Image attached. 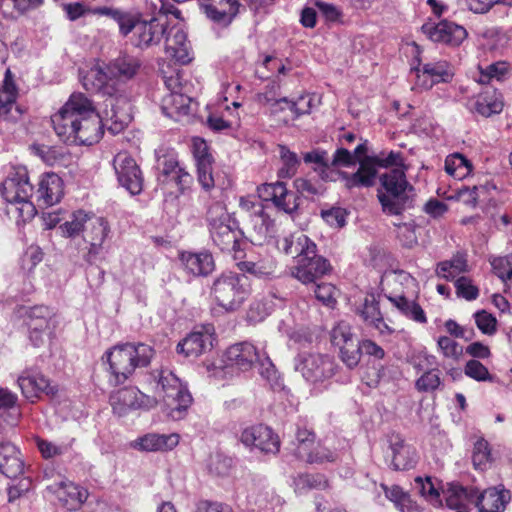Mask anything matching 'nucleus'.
I'll return each instance as SVG.
<instances>
[{
  "instance_id": "nucleus-6",
  "label": "nucleus",
  "mask_w": 512,
  "mask_h": 512,
  "mask_svg": "<svg viewBox=\"0 0 512 512\" xmlns=\"http://www.w3.org/2000/svg\"><path fill=\"white\" fill-rule=\"evenodd\" d=\"M151 376L163 392V402L168 416L173 420L182 419L193 401L186 385L166 368L154 370Z\"/></svg>"
},
{
  "instance_id": "nucleus-20",
  "label": "nucleus",
  "mask_w": 512,
  "mask_h": 512,
  "mask_svg": "<svg viewBox=\"0 0 512 512\" xmlns=\"http://www.w3.org/2000/svg\"><path fill=\"white\" fill-rule=\"evenodd\" d=\"M146 396L135 387H125L110 395V404L113 412L119 417L125 416L129 411L145 406Z\"/></svg>"
},
{
  "instance_id": "nucleus-16",
  "label": "nucleus",
  "mask_w": 512,
  "mask_h": 512,
  "mask_svg": "<svg viewBox=\"0 0 512 512\" xmlns=\"http://www.w3.org/2000/svg\"><path fill=\"white\" fill-rule=\"evenodd\" d=\"M257 192L263 201H271L278 210L287 214H292L299 207L297 196L287 189L284 182L264 183Z\"/></svg>"
},
{
  "instance_id": "nucleus-47",
  "label": "nucleus",
  "mask_w": 512,
  "mask_h": 512,
  "mask_svg": "<svg viewBox=\"0 0 512 512\" xmlns=\"http://www.w3.org/2000/svg\"><path fill=\"white\" fill-rule=\"evenodd\" d=\"M294 485L297 490L324 489L328 481L322 474H300L294 479Z\"/></svg>"
},
{
  "instance_id": "nucleus-10",
  "label": "nucleus",
  "mask_w": 512,
  "mask_h": 512,
  "mask_svg": "<svg viewBox=\"0 0 512 512\" xmlns=\"http://www.w3.org/2000/svg\"><path fill=\"white\" fill-rule=\"evenodd\" d=\"M331 271L330 262L317 254V246L313 242L306 246V251L297 259L296 265L291 268V275L302 284L307 285L315 284Z\"/></svg>"
},
{
  "instance_id": "nucleus-4",
  "label": "nucleus",
  "mask_w": 512,
  "mask_h": 512,
  "mask_svg": "<svg viewBox=\"0 0 512 512\" xmlns=\"http://www.w3.org/2000/svg\"><path fill=\"white\" fill-rule=\"evenodd\" d=\"M206 220L213 243L223 252H233L236 258L240 250L241 231L225 206L219 201L210 205Z\"/></svg>"
},
{
  "instance_id": "nucleus-46",
  "label": "nucleus",
  "mask_w": 512,
  "mask_h": 512,
  "mask_svg": "<svg viewBox=\"0 0 512 512\" xmlns=\"http://www.w3.org/2000/svg\"><path fill=\"white\" fill-rule=\"evenodd\" d=\"M33 150L43 162L50 166L61 164L66 158V151L62 147L39 145L33 146Z\"/></svg>"
},
{
  "instance_id": "nucleus-64",
  "label": "nucleus",
  "mask_w": 512,
  "mask_h": 512,
  "mask_svg": "<svg viewBox=\"0 0 512 512\" xmlns=\"http://www.w3.org/2000/svg\"><path fill=\"white\" fill-rule=\"evenodd\" d=\"M294 187L298 193L305 196L319 195L324 191L322 184L302 177L294 180Z\"/></svg>"
},
{
  "instance_id": "nucleus-30",
  "label": "nucleus",
  "mask_w": 512,
  "mask_h": 512,
  "mask_svg": "<svg viewBox=\"0 0 512 512\" xmlns=\"http://www.w3.org/2000/svg\"><path fill=\"white\" fill-rule=\"evenodd\" d=\"M179 443V436L177 434H155L149 433L143 437L138 438L133 447L146 452H157L172 450Z\"/></svg>"
},
{
  "instance_id": "nucleus-35",
  "label": "nucleus",
  "mask_w": 512,
  "mask_h": 512,
  "mask_svg": "<svg viewBox=\"0 0 512 512\" xmlns=\"http://www.w3.org/2000/svg\"><path fill=\"white\" fill-rule=\"evenodd\" d=\"M361 316L367 324L375 327L380 333H393V329L384 322L378 302L374 295H369L365 298L363 308L361 310Z\"/></svg>"
},
{
  "instance_id": "nucleus-5",
  "label": "nucleus",
  "mask_w": 512,
  "mask_h": 512,
  "mask_svg": "<svg viewBox=\"0 0 512 512\" xmlns=\"http://www.w3.org/2000/svg\"><path fill=\"white\" fill-rule=\"evenodd\" d=\"M83 87L89 92H101L108 95L109 98L106 100V106L111 107V113L106 112V116L112 121V125L109 127L113 133H118L124 129L131 120L130 115L127 112H121L116 110V102L119 100L113 98L115 93V81L112 79L109 71L102 68L99 65L91 67L84 75H82Z\"/></svg>"
},
{
  "instance_id": "nucleus-22",
  "label": "nucleus",
  "mask_w": 512,
  "mask_h": 512,
  "mask_svg": "<svg viewBox=\"0 0 512 512\" xmlns=\"http://www.w3.org/2000/svg\"><path fill=\"white\" fill-rule=\"evenodd\" d=\"M36 196L40 208L57 204L63 196L62 179L55 173L42 175L38 183Z\"/></svg>"
},
{
  "instance_id": "nucleus-62",
  "label": "nucleus",
  "mask_w": 512,
  "mask_h": 512,
  "mask_svg": "<svg viewBox=\"0 0 512 512\" xmlns=\"http://www.w3.org/2000/svg\"><path fill=\"white\" fill-rule=\"evenodd\" d=\"M259 374L263 379L268 381L271 385L277 383V371L270 358L266 355H259V359L256 361Z\"/></svg>"
},
{
  "instance_id": "nucleus-60",
  "label": "nucleus",
  "mask_w": 512,
  "mask_h": 512,
  "mask_svg": "<svg viewBox=\"0 0 512 512\" xmlns=\"http://www.w3.org/2000/svg\"><path fill=\"white\" fill-rule=\"evenodd\" d=\"M494 273L504 282L512 274V254L491 260Z\"/></svg>"
},
{
  "instance_id": "nucleus-36",
  "label": "nucleus",
  "mask_w": 512,
  "mask_h": 512,
  "mask_svg": "<svg viewBox=\"0 0 512 512\" xmlns=\"http://www.w3.org/2000/svg\"><path fill=\"white\" fill-rule=\"evenodd\" d=\"M393 451L392 465L395 470H407L413 467L416 462L415 450L406 445L402 440L391 444Z\"/></svg>"
},
{
  "instance_id": "nucleus-53",
  "label": "nucleus",
  "mask_w": 512,
  "mask_h": 512,
  "mask_svg": "<svg viewBox=\"0 0 512 512\" xmlns=\"http://www.w3.org/2000/svg\"><path fill=\"white\" fill-rule=\"evenodd\" d=\"M437 347L445 358L453 360H458L463 353V347L448 336H440L437 340Z\"/></svg>"
},
{
  "instance_id": "nucleus-58",
  "label": "nucleus",
  "mask_w": 512,
  "mask_h": 512,
  "mask_svg": "<svg viewBox=\"0 0 512 512\" xmlns=\"http://www.w3.org/2000/svg\"><path fill=\"white\" fill-rule=\"evenodd\" d=\"M36 442H37V447H38L39 451L41 452L42 456L46 459L63 455L71 447V444L57 445L53 442H50V441H47L44 439H40V438H38L36 440Z\"/></svg>"
},
{
  "instance_id": "nucleus-50",
  "label": "nucleus",
  "mask_w": 512,
  "mask_h": 512,
  "mask_svg": "<svg viewBox=\"0 0 512 512\" xmlns=\"http://www.w3.org/2000/svg\"><path fill=\"white\" fill-rule=\"evenodd\" d=\"M337 458L338 455L335 451L318 445L317 447L313 446L303 460L309 464H324L335 462Z\"/></svg>"
},
{
  "instance_id": "nucleus-43",
  "label": "nucleus",
  "mask_w": 512,
  "mask_h": 512,
  "mask_svg": "<svg viewBox=\"0 0 512 512\" xmlns=\"http://www.w3.org/2000/svg\"><path fill=\"white\" fill-rule=\"evenodd\" d=\"M89 217L90 214L82 210L76 211L71 215L70 220L65 221L59 228L66 237H75L80 233L84 234Z\"/></svg>"
},
{
  "instance_id": "nucleus-26",
  "label": "nucleus",
  "mask_w": 512,
  "mask_h": 512,
  "mask_svg": "<svg viewBox=\"0 0 512 512\" xmlns=\"http://www.w3.org/2000/svg\"><path fill=\"white\" fill-rule=\"evenodd\" d=\"M23 470L24 463L18 449L10 442H0V474L15 479Z\"/></svg>"
},
{
  "instance_id": "nucleus-27",
  "label": "nucleus",
  "mask_w": 512,
  "mask_h": 512,
  "mask_svg": "<svg viewBox=\"0 0 512 512\" xmlns=\"http://www.w3.org/2000/svg\"><path fill=\"white\" fill-rule=\"evenodd\" d=\"M180 261L184 269L193 276H207L215 269L214 259L208 252H182Z\"/></svg>"
},
{
  "instance_id": "nucleus-40",
  "label": "nucleus",
  "mask_w": 512,
  "mask_h": 512,
  "mask_svg": "<svg viewBox=\"0 0 512 512\" xmlns=\"http://www.w3.org/2000/svg\"><path fill=\"white\" fill-rule=\"evenodd\" d=\"M423 75L431 78V85L440 82H448L453 77V70L450 64L446 61H439L434 63H426L422 67Z\"/></svg>"
},
{
  "instance_id": "nucleus-63",
  "label": "nucleus",
  "mask_w": 512,
  "mask_h": 512,
  "mask_svg": "<svg viewBox=\"0 0 512 512\" xmlns=\"http://www.w3.org/2000/svg\"><path fill=\"white\" fill-rule=\"evenodd\" d=\"M32 486L33 484L30 477L25 476L20 478L16 483L10 485L7 488L8 501L10 503L16 501L27 492H29L32 489Z\"/></svg>"
},
{
  "instance_id": "nucleus-29",
  "label": "nucleus",
  "mask_w": 512,
  "mask_h": 512,
  "mask_svg": "<svg viewBox=\"0 0 512 512\" xmlns=\"http://www.w3.org/2000/svg\"><path fill=\"white\" fill-rule=\"evenodd\" d=\"M166 52L180 64L190 62L189 42L186 33L177 27H173L166 36Z\"/></svg>"
},
{
  "instance_id": "nucleus-33",
  "label": "nucleus",
  "mask_w": 512,
  "mask_h": 512,
  "mask_svg": "<svg viewBox=\"0 0 512 512\" xmlns=\"http://www.w3.org/2000/svg\"><path fill=\"white\" fill-rule=\"evenodd\" d=\"M141 66L140 61L129 55H123L116 58L107 66V70L112 79L129 80L133 78Z\"/></svg>"
},
{
  "instance_id": "nucleus-23",
  "label": "nucleus",
  "mask_w": 512,
  "mask_h": 512,
  "mask_svg": "<svg viewBox=\"0 0 512 512\" xmlns=\"http://www.w3.org/2000/svg\"><path fill=\"white\" fill-rule=\"evenodd\" d=\"M207 328L203 331H195L190 333L177 345V352L185 357L196 358L202 353L210 350L213 346V334Z\"/></svg>"
},
{
  "instance_id": "nucleus-45",
  "label": "nucleus",
  "mask_w": 512,
  "mask_h": 512,
  "mask_svg": "<svg viewBox=\"0 0 512 512\" xmlns=\"http://www.w3.org/2000/svg\"><path fill=\"white\" fill-rule=\"evenodd\" d=\"M280 159L282 167L278 171L280 178H291L297 171L300 161L296 153L290 151L286 146H279Z\"/></svg>"
},
{
  "instance_id": "nucleus-61",
  "label": "nucleus",
  "mask_w": 512,
  "mask_h": 512,
  "mask_svg": "<svg viewBox=\"0 0 512 512\" xmlns=\"http://www.w3.org/2000/svg\"><path fill=\"white\" fill-rule=\"evenodd\" d=\"M470 11L476 14H485L496 4L512 6V0H465Z\"/></svg>"
},
{
  "instance_id": "nucleus-48",
  "label": "nucleus",
  "mask_w": 512,
  "mask_h": 512,
  "mask_svg": "<svg viewBox=\"0 0 512 512\" xmlns=\"http://www.w3.org/2000/svg\"><path fill=\"white\" fill-rule=\"evenodd\" d=\"M441 384L440 371L430 369L424 372L415 382V387L419 392H432Z\"/></svg>"
},
{
  "instance_id": "nucleus-34",
  "label": "nucleus",
  "mask_w": 512,
  "mask_h": 512,
  "mask_svg": "<svg viewBox=\"0 0 512 512\" xmlns=\"http://www.w3.org/2000/svg\"><path fill=\"white\" fill-rule=\"evenodd\" d=\"M17 96L18 88L14 82V77L11 71L7 69L0 89V116L9 115L13 108L19 112L16 106Z\"/></svg>"
},
{
  "instance_id": "nucleus-24",
  "label": "nucleus",
  "mask_w": 512,
  "mask_h": 512,
  "mask_svg": "<svg viewBox=\"0 0 512 512\" xmlns=\"http://www.w3.org/2000/svg\"><path fill=\"white\" fill-rule=\"evenodd\" d=\"M193 153L197 167L198 182L202 188L209 192L214 188V179L212 176V156L207 151V145L204 141H195Z\"/></svg>"
},
{
  "instance_id": "nucleus-8",
  "label": "nucleus",
  "mask_w": 512,
  "mask_h": 512,
  "mask_svg": "<svg viewBox=\"0 0 512 512\" xmlns=\"http://www.w3.org/2000/svg\"><path fill=\"white\" fill-rule=\"evenodd\" d=\"M212 295L225 310L237 309L248 295L247 277L233 272L221 274L213 283Z\"/></svg>"
},
{
  "instance_id": "nucleus-37",
  "label": "nucleus",
  "mask_w": 512,
  "mask_h": 512,
  "mask_svg": "<svg viewBox=\"0 0 512 512\" xmlns=\"http://www.w3.org/2000/svg\"><path fill=\"white\" fill-rule=\"evenodd\" d=\"M315 434L304 428H298L295 434V440L291 442L290 450L298 458L303 460L309 451L313 448Z\"/></svg>"
},
{
  "instance_id": "nucleus-52",
  "label": "nucleus",
  "mask_w": 512,
  "mask_h": 512,
  "mask_svg": "<svg viewBox=\"0 0 512 512\" xmlns=\"http://www.w3.org/2000/svg\"><path fill=\"white\" fill-rule=\"evenodd\" d=\"M191 98L181 92L170 93L165 98V109L171 106V109L179 115H187L190 113Z\"/></svg>"
},
{
  "instance_id": "nucleus-49",
  "label": "nucleus",
  "mask_w": 512,
  "mask_h": 512,
  "mask_svg": "<svg viewBox=\"0 0 512 512\" xmlns=\"http://www.w3.org/2000/svg\"><path fill=\"white\" fill-rule=\"evenodd\" d=\"M491 461V453L488 442L484 439H479L474 444L472 462L476 469L484 470Z\"/></svg>"
},
{
  "instance_id": "nucleus-13",
  "label": "nucleus",
  "mask_w": 512,
  "mask_h": 512,
  "mask_svg": "<svg viewBox=\"0 0 512 512\" xmlns=\"http://www.w3.org/2000/svg\"><path fill=\"white\" fill-rule=\"evenodd\" d=\"M240 442L251 451L276 454L280 448V441L273 431L263 424L245 427L239 437Z\"/></svg>"
},
{
  "instance_id": "nucleus-32",
  "label": "nucleus",
  "mask_w": 512,
  "mask_h": 512,
  "mask_svg": "<svg viewBox=\"0 0 512 512\" xmlns=\"http://www.w3.org/2000/svg\"><path fill=\"white\" fill-rule=\"evenodd\" d=\"M442 497L447 507L453 511L467 508L468 504H474V490H468L458 484H447V488L442 491Z\"/></svg>"
},
{
  "instance_id": "nucleus-31",
  "label": "nucleus",
  "mask_w": 512,
  "mask_h": 512,
  "mask_svg": "<svg viewBox=\"0 0 512 512\" xmlns=\"http://www.w3.org/2000/svg\"><path fill=\"white\" fill-rule=\"evenodd\" d=\"M377 171L374 166L361 163L358 170L353 174L338 172L339 178L344 182L347 189L372 187L375 184Z\"/></svg>"
},
{
  "instance_id": "nucleus-11",
  "label": "nucleus",
  "mask_w": 512,
  "mask_h": 512,
  "mask_svg": "<svg viewBox=\"0 0 512 512\" xmlns=\"http://www.w3.org/2000/svg\"><path fill=\"white\" fill-rule=\"evenodd\" d=\"M333 346L339 349V358L350 370L356 368L362 356L361 341L352 333L348 323L342 321L333 327L330 333Z\"/></svg>"
},
{
  "instance_id": "nucleus-42",
  "label": "nucleus",
  "mask_w": 512,
  "mask_h": 512,
  "mask_svg": "<svg viewBox=\"0 0 512 512\" xmlns=\"http://www.w3.org/2000/svg\"><path fill=\"white\" fill-rule=\"evenodd\" d=\"M502 109L503 101L495 94H482L474 103V110L484 117H490L493 114H499Z\"/></svg>"
},
{
  "instance_id": "nucleus-18",
  "label": "nucleus",
  "mask_w": 512,
  "mask_h": 512,
  "mask_svg": "<svg viewBox=\"0 0 512 512\" xmlns=\"http://www.w3.org/2000/svg\"><path fill=\"white\" fill-rule=\"evenodd\" d=\"M275 89V85H272L270 88L267 87V91L263 94L259 95V102L263 105H266L270 108L271 113H278V106L281 104H286L295 117H300L304 114H309L312 107L314 98L310 95H302L297 98L295 101H291L286 97L275 98L273 95V91Z\"/></svg>"
},
{
  "instance_id": "nucleus-19",
  "label": "nucleus",
  "mask_w": 512,
  "mask_h": 512,
  "mask_svg": "<svg viewBox=\"0 0 512 512\" xmlns=\"http://www.w3.org/2000/svg\"><path fill=\"white\" fill-rule=\"evenodd\" d=\"M259 355L260 353L253 344L240 342L231 345L226 350L224 362L226 366L236 367L241 371H247L256 364Z\"/></svg>"
},
{
  "instance_id": "nucleus-9",
  "label": "nucleus",
  "mask_w": 512,
  "mask_h": 512,
  "mask_svg": "<svg viewBox=\"0 0 512 512\" xmlns=\"http://www.w3.org/2000/svg\"><path fill=\"white\" fill-rule=\"evenodd\" d=\"M294 366L306 381L313 384L333 377L337 367L331 356L314 352L299 353L294 359Z\"/></svg>"
},
{
  "instance_id": "nucleus-41",
  "label": "nucleus",
  "mask_w": 512,
  "mask_h": 512,
  "mask_svg": "<svg viewBox=\"0 0 512 512\" xmlns=\"http://www.w3.org/2000/svg\"><path fill=\"white\" fill-rule=\"evenodd\" d=\"M385 496L395 504L396 508L401 512H413L414 504L410 496L403 491V489L397 485L391 487L381 484Z\"/></svg>"
},
{
  "instance_id": "nucleus-2",
  "label": "nucleus",
  "mask_w": 512,
  "mask_h": 512,
  "mask_svg": "<svg viewBox=\"0 0 512 512\" xmlns=\"http://www.w3.org/2000/svg\"><path fill=\"white\" fill-rule=\"evenodd\" d=\"M378 200L384 213L400 215L414 204L415 190L406 180L402 168L396 167L379 177Z\"/></svg>"
},
{
  "instance_id": "nucleus-14",
  "label": "nucleus",
  "mask_w": 512,
  "mask_h": 512,
  "mask_svg": "<svg viewBox=\"0 0 512 512\" xmlns=\"http://www.w3.org/2000/svg\"><path fill=\"white\" fill-rule=\"evenodd\" d=\"M113 164L119 184L131 195L140 194L143 176L136 161L126 152H121L115 156Z\"/></svg>"
},
{
  "instance_id": "nucleus-38",
  "label": "nucleus",
  "mask_w": 512,
  "mask_h": 512,
  "mask_svg": "<svg viewBox=\"0 0 512 512\" xmlns=\"http://www.w3.org/2000/svg\"><path fill=\"white\" fill-rule=\"evenodd\" d=\"M276 260L267 255L258 261H245L241 263V269L258 277H270L276 272Z\"/></svg>"
},
{
  "instance_id": "nucleus-28",
  "label": "nucleus",
  "mask_w": 512,
  "mask_h": 512,
  "mask_svg": "<svg viewBox=\"0 0 512 512\" xmlns=\"http://www.w3.org/2000/svg\"><path fill=\"white\" fill-rule=\"evenodd\" d=\"M509 500V491L506 490L489 488L481 494L474 490V505L481 512H501Z\"/></svg>"
},
{
  "instance_id": "nucleus-15",
  "label": "nucleus",
  "mask_w": 512,
  "mask_h": 512,
  "mask_svg": "<svg viewBox=\"0 0 512 512\" xmlns=\"http://www.w3.org/2000/svg\"><path fill=\"white\" fill-rule=\"evenodd\" d=\"M110 233L108 221L103 217L90 215L83 234V240L89 245L84 260L93 264L103 252V244Z\"/></svg>"
},
{
  "instance_id": "nucleus-54",
  "label": "nucleus",
  "mask_w": 512,
  "mask_h": 512,
  "mask_svg": "<svg viewBox=\"0 0 512 512\" xmlns=\"http://www.w3.org/2000/svg\"><path fill=\"white\" fill-rule=\"evenodd\" d=\"M477 328L485 335L491 336L497 331V320L486 310H480L473 314Z\"/></svg>"
},
{
  "instance_id": "nucleus-59",
  "label": "nucleus",
  "mask_w": 512,
  "mask_h": 512,
  "mask_svg": "<svg viewBox=\"0 0 512 512\" xmlns=\"http://www.w3.org/2000/svg\"><path fill=\"white\" fill-rule=\"evenodd\" d=\"M465 374L476 381L491 380L488 369L478 360L472 359L467 361L464 367Z\"/></svg>"
},
{
  "instance_id": "nucleus-56",
  "label": "nucleus",
  "mask_w": 512,
  "mask_h": 512,
  "mask_svg": "<svg viewBox=\"0 0 512 512\" xmlns=\"http://www.w3.org/2000/svg\"><path fill=\"white\" fill-rule=\"evenodd\" d=\"M508 71V64L506 62H496L488 65L484 70H481L479 82L482 84L489 83L492 79L498 81L502 80Z\"/></svg>"
},
{
  "instance_id": "nucleus-25",
  "label": "nucleus",
  "mask_w": 512,
  "mask_h": 512,
  "mask_svg": "<svg viewBox=\"0 0 512 512\" xmlns=\"http://www.w3.org/2000/svg\"><path fill=\"white\" fill-rule=\"evenodd\" d=\"M164 34L165 28L156 18L142 20L132 36V43L136 47L146 48L158 44Z\"/></svg>"
},
{
  "instance_id": "nucleus-12",
  "label": "nucleus",
  "mask_w": 512,
  "mask_h": 512,
  "mask_svg": "<svg viewBox=\"0 0 512 512\" xmlns=\"http://www.w3.org/2000/svg\"><path fill=\"white\" fill-rule=\"evenodd\" d=\"M53 311L47 306H34L27 310L25 323L29 331V339L35 347L43 345L52 334Z\"/></svg>"
},
{
  "instance_id": "nucleus-3",
  "label": "nucleus",
  "mask_w": 512,
  "mask_h": 512,
  "mask_svg": "<svg viewBox=\"0 0 512 512\" xmlns=\"http://www.w3.org/2000/svg\"><path fill=\"white\" fill-rule=\"evenodd\" d=\"M115 384L124 383L137 368L147 367L155 355L152 346L145 343L116 345L106 352Z\"/></svg>"
},
{
  "instance_id": "nucleus-21",
  "label": "nucleus",
  "mask_w": 512,
  "mask_h": 512,
  "mask_svg": "<svg viewBox=\"0 0 512 512\" xmlns=\"http://www.w3.org/2000/svg\"><path fill=\"white\" fill-rule=\"evenodd\" d=\"M18 386L25 398L34 401L42 393L54 396L57 393L55 386H51L49 380L43 375L32 371H24L18 377Z\"/></svg>"
},
{
  "instance_id": "nucleus-57",
  "label": "nucleus",
  "mask_w": 512,
  "mask_h": 512,
  "mask_svg": "<svg viewBox=\"0 0 512 512\" xmlns=\"http://www.w3.org/2000/svg\"><path fill=\"white\" fill-rule=\"evenodd\" d=\"M456 294L468 301L475 300L479 296V289L473 285L472 280L461 276L455 281Z\"/></svg>"
},
{
  "instance_id": "nucleus-17",
  "label": "nucleus",
  "mask_w": 512,
  "mask_h": 512,
  "mask_svg": "<svg viewBox=\"0 0 512 512\" xmlns=\"http://www.w3.org/2000/svg\"><path fill=\"white\" fill-rule=\"evenodd\" d=\"M421 29L433 42L451 46L460 45L467 37V31L463 26L448 20H442L437 24L425 23Z\"/></svg>"
},
{
  "instance_id": "nucleus-39",
  "label": "nucleus",
  "mask_w": 512,
  "mask_h": 512,
  "mask_svg": "<svg viewBox=\"0 0 512 512\" xmlns=\"http://www.w3.org/2000/svg\"><path fill=\"white\" fill-rule=\"evenodd\" d=\"M472 169V163L462 154H452L445 160V171L455 178H465L472 172Z\"/></svg>"
},
{
  "instance_id": "nucleus-7",
  "label": "nucleus",
  "mask_w": 512,
  "mask_h": 512,
  "mask_svg": "<svg viewBox=\"0 0 512 512\" xmlns=\"http://www.w3.org/2000/svg\"><path fill=\"white\" fill-rule=\"evenodd\" d=\"M32 195L33 185L24 167L15 169L2 183V196L8 203L19 205L16 211L24 222L31 220L37 213L35 205L30 200Z\"/></svg>"
},
{
  "instance_id": "nucleus-44",
  "label": "nucleus",
  "mask_w": 512,
  "mask_h": 512,
  "mask_svg": "<svg viewBox=\"0 0 512 512\" xmlns=\"http://www.w3.org/2000/svg\"><path fill=\"white\" fill-rule=\"evenodd\" d=\"M306 235L299 233L284 237L280 242L281 250L287 255H296L297 259L306 251V246L312 244Z\"/></svg>"
},
{
  "instance_id": "nucleus-51",
  "label": "nucleus",
  "mask_w": 512,
  "mask_h": 512,
  "mask_svg": "<svg viewBox=\"0 0 512 512\" xmlns=\"http://www.w3.org/2000/svg\"><path fill=\"white\" fill-rule=\"evenodd\" d=\"M119 26V31L122 36H127L131 32H136L138 24L142 19L140 14L131 12L120 11L117 19L115 20Z\"/></svg>"
},
{
  "instance_id": "nucleus-1",
  "label": "nucleus",
  "mask_w": 512,
  "mask_h": 512,
  "mask_svg": "<svg viewBox=\"0 0 512 512\" xmlns=\"http://www.w3.org/2000/svg\"><path fill=\"white\" fill-rule=\"evenodd\" d=\"M51 122L57 136L67 144L93 145L104 133L101 116L82 93L72 94Z\"/></svg>"
},
{
  "instance_id": "nucleus-55",
  "label": "nucleus",
  "mask_w": 512,
  "mask_h": 512,
  "mask_svg": "<svg viewBox=\"0 0 512 512\" xmlns=\"http://www.w3.org/2000/svg\"><path fill=\"white\" fill-rule=\"evenodd\" d=\"M205 15L214 23H217L222 26H228L231 24L233 19L236 17L232 13H229L225 10H220L216 6L211 3H206L201 5Z\"/></svg>"
}]
</instances>
